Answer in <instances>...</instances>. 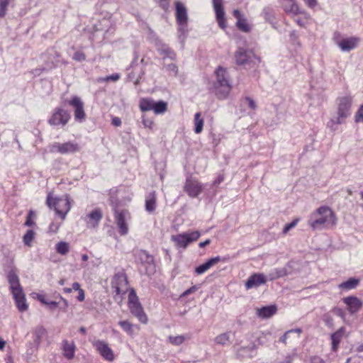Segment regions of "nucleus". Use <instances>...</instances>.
I'll use <instances>...</instances> for the list:
<instances>
[{
  "mask_svg": "<svg viewBox=\"0 0 363 363\" xmlns=\"http://www.w3.org/2000/svg\"><path fill=\"white\" fill-rule=\"evenodd\" d=\"M59 228V225L55 223H50L49 226V230L52 233H56Z\"/></svg>",
  "mask_w": 363,
  "mask_h": 363,
  "instance_id": "e2e57ef3",
  "label": "nucleus"
},
{
  "mask_svg": "<svg viewBox=\"0 0 363 363\" xmlns=\"http://www.w3.org/2000/svg\"><path fill=\"white\" fill-rule=\"evenodd\" d=\"M164 53L169 58L174 59L175 57V53L169 48H166L163 50Z\"/></svg>",
  "mask_w": 363,
  "mask_h": 363,
  "instance_id": "864d4df0",
  "label": "nucleus"
},
{
  "mask_svg": "<svg viewBox=\"0 0 363 363\" xmlns=\"http://www.w3.org/2000/svg\"><path fill=\"white\" fill-rule=\"evenodd\" d=\"M136 255L143 264H152L154 262V257L150 255L148 252L144 250H139L136 252Z\"/></svg>",
  "mask_w": 363,
  "mask_h": 363,
  "instance_id": "2f4dec72",
  "label": "nucleus"
},
{
  "mask_svg": "<svg viewBox=\"0 0 363 363\" xmlns=\"http://www.w3.org/2000/svg\"><path fill=\"white\" fill-rule=\"evenodd\" d=\"M337 218L332 209L328 206H320L311 213L308 219V225L313 230L333 228Z\"/></svg>",
  "mask_w": 363,
  "mask_h": 363,
  "instance_id": "f03ea898",
  "label": "nucleus"
},
{
  "mask_svg": "<svg viewBox=\"0 0 363 363\" xmlns=\"http://www.w3.org/2000/svg\"><path fill=\"white\" fill-rule=\"evenodd\" d=\"M267 282V277L263 274L255 273L249 277L245 282V288L247 290L257 288Z\"/></svg>",
  "mask_w": 363,
  "mask_h": 363,
  "instance_id": "6ab92c4d",
  "label": "nucleus"
},
{
  "mask_svg": "<svg viewBox=\"0 0 363 363\" xmlns=\"http://www.w3.org/2000/svg\"><path fill=\"white\" fill-rule=\"evenodd\" d=\"M233 13V16L237 19V21L243 18L242 13L238 9L234 10Z\"/></svg>",
  "mask_w": 363,
  "mask_h": 363,
  "instance_id": "69168bd1",
  "label": "nucleus"
},
{
  "mask_svg": "<svg viewBox=\"0 0 363 363\" xmlns=\"http://www.w3.org/2000/svg\"><path fill=\"white\" fill-rule=\"evenodd\" d=\"M289 274L286 267L275 268L272 269L267 275L269 280L273 281L279 278L284 277Z\"/></svg>",
  "mask_w": 363,
  "mask_h": 363,
  "instance_id": "c756f323",
  "label": "nucleus"
},
{
  "mask_svg": "<svg viewBox=\"0 0 363 363\" xmlns=\"http://www.w3.org/2000/svg\"><path fill=\"white\" fill-rule=\"evenodd\" d=\"M215 74L216 80L213 82L211 90L218 99H225L232 89L227 70L222 67H218Z\"/></svg>",
  "mask_w": 363,
  "mask_h": 363,
  "instance_id": "7ed1b4c3",
  "label": "nucleus"
},
{
  "mask_svg": "<svg viewBox=\"0 0 363 363\" xmlns=\"http://www.w3.org/2000/svg\"><path fill=\"white\" fill-rule=\"evenodd\" d=\"M78 151H79L78 144L70 141L64 143H54L50 145V152H57L65 155L74 153Z\"/></svg>",
  "mask_w": 363,
  "mask_h": 363,
  "instance_id": "ddd939ff",
  "label": "nucleus"
},
{
  "mask_svg": "<svg viewBox=\"0 0 363 363\" xmlns=\"http://www.w3.org/2000/svg\"><path fill=\"white\" fill-rule=\"evenodd\" d=\"M268 335H269V334L262 333L260 336H259L257 337L258 344L264 345L267 342Z\"/></svg>",
  "mask_w": 363,
  "mask_h": 363,
  "instance_id": "603ef678",
  "label": "nucleus"
},
{
  "mask_svg": "<svg viewBox=\"0 0 363 363\" xmlns=\"http://www.w3.org/2000/svg\"><path fill=\"white\" fill-rule=\"evenodd\" d=\"M220 260V257L219 256L212 257L208 259L205 263L199 265L195 269V273L197 274H201L205 273L211 267L217 264Z\"/></svg>",
  "mask_w": 363,
  "mask_h": 363,
  "instance_id": "bb28decb",
  "label": "nucleus"
},
{
  "mask_svg": "<svg viewBox=\"0 0 363 363\" xmlns=\"http://www.w3.org/2000/svg\"><path fill=\"white\" fill-rule=\"evenodd\" d=\"M203 185L196 179L188 177L184 186V191L191 198H196L203 191Z\"/></svg>",
  "mask_w": 363,
  "mask_h": 363,
  "instance_id": "9b49d317",
  "label": "nucleus"
},
{
  "mask_svg": "<svg viewBox=\"0 0 363 363\" xmlns=\"http://www.w3.org/2000/svg\"><path fill=\"white\" fill-rule=\"evenodd\" d=\"M111 203L115 213V219L118 228V232L120 235H125L128 233V227L125 221V216L128 214V211L126 210H123L119 212L117 210V206L114 204L113 199H111Z\"/></svg>",
  "mask_w": 363,
  "mask_h": 363,
  "instance_id": "4468645a",
  "label": "nucleus"
},
{
  "mask_svg": "<svg viewBox=\"0 0 363 363\" xmlns=\"http://www.w3.org/2000/svg\"><path fill=\"white\" fill-rule=\"evenodd\" d=\"M45 333L46 330L43 326H38L33 330V344L35 350H38V346L41 343L42 339L45 336Z\"/></svg>",
  "mask_w": 363,
  "mask_h": 363,
  "instance_id": "cd10ccee",
  "label": "nucleus"
},
{
  "mask_svg": "<svg viewBox=\"0 0 363 363\" xmlns=\"http://www.w3.org/2000/svg\"><path fill=\"white\" fill-rule=\"evenodd\" d=\"M33 214V212L32 211H30L27 217H26V220L24 223L25 225L26 226H33L34 224H35V222L32 220V216Z\"/></svg>",
  "mask_w": 363,
  "mask_h": 363,
  "instance_id": "8fccbe9b",
  "label": "nucleus"
},
{
  "mask_svg": "<svg viewBox=\"0 0 363 363\" xmlns=\"http://www.w3.org/2000/svg\"><path fill=\"white\" fill-rule=\"evenodd\" d=\"M295 21L301 27H306V23H307V20L306 19H302V18H296Z\"/></svg>",
  "mask_w": 363,
  "mask_h": 363,
  "instance_id": "13d9d810",
  "label": "nucleus"
},
{
  "mask_svg": "<svg viewBox=\"0 0 363 363\" xmlns=\"http://www.w3.org/2000/svg\"><path fill=\"white\" fill-rule=\"evenodd\" d=\"M120 78V75L118 74H111V75H109L106 77V80L108 81V80H112L113 82H116L117 81L118 79Z\"/></svg>",
  "mask_w": 363,
  "mask_h": 363,
  "instance_id": "0e129e2a",
  "label": "nucleus"
},
{
  "mask_svg": "<svg viewBox=\"0 0 363 363\" xmlns=\"http://www.w3.org/2000/svg\"><path fill=\"white\" fill-rule=\"evenodd\" d=\"M103 217V213L99 208H96L89 213L86 216V225L88 228H94L98 226Z\"/></svg>",
  "mask_w": 363,
  "mask_h": 363,
  "instance_id": "4be33fe9",
  "label": "nucleus"
},
{
  "mask_svg": "<svg viewBox=\"0 0 363 363\" xmlns=\"http://www.w3.org/2000/svg\"><path fill=\"white\" fill-rule=\"evenodd\" d=\"M63 345L64 356L67 359H73L74 356L75 345L74 342L69 343L67 340H65Z\"/></svg>",
  "mask_w": 363,
  "mask_h": 363,
  "instance_id": "473e14b6",
  "label": "nucleus"
},
{
  "mask_svg": "<svg viewBox=\"0 0 363 363\" xmlns=\"http://www.w3.org/2000/svg\"><path fill=\"white\" fill-rule=\"evenodd\" d=\"M354 121L356 123H363V104L356 112L354 115Z\"/></svg>",
  "mask_w": 363,
  "mask_h": 363,
  "instance_id": "c03bdc74",
  "label": "nucleus"
},
{
  "mask_svg": "<svg viewBox=\"0 0 363 363\" xmlns=\"http://www.w3.org/2000/svg\"><path fill=\"white\" fill-rule=\"evenodd\" d=\"M338 101L337 116L330 120L328 124V126L333 127V125L345 123V119L351 114L352 97L351 96H345L339 98Z\"/></svg>",
  "mask_w": 363,
  "mask_h": 363,
  "instance_id": "20e7f679",
  "label": "nucleus"
},
{
  "mask_svg": "<svg viewBox=\"0 0 363 363\" xmlns=\"http://www.w3.org/2000/svg\"><path fill=\"white\" fill-rule=\"evenodd\" d=\"M236 26L240 30L245 33H248L251 30L250 26L247 23V20L245 18L237 21Z\"/></svg>",
  "mask_w": 363,
  "mask_h": 363,
  "instance_id": "4c0bfd02",
  "label": "nucleus"
},
{
  "mask_svg": "<svg viewBox=\"0 0 363 363\" xmlns=\"http://www.w3.org/2000/svg\"><path fill=\"white\" fill-rule=\"evenodd\" d=\"M156 194L155 191L150 192L145 199V210L152 213L156 208Z\"/></svg>",
  "mask_w": 363,
  "mask_h": 363,
  "instance_id": "c85d7f7f",
  "label": "nucleus"
},
{
  "mask_svg": "<svg viewBox=\"0 0 363 363\" xmlns=\"http://www.w3.org/2000/svg\"><path fill=\"white\" fill-rule=\"evenodd\" d=\"M91 344L104 359L108 362H113L114 360L115 355L113 351L106 342L101 340H95L92 341Z\"/></svg>",
  "mask_w": 363,
  "mask_h": 363,
  "instance_id": "f8f14e48",
  "label": "nucleus"
},
{
  "mask_svg": "<svg viewBox=\"0 0 363 363\" xmlns=\"http://www.w3.org/2000/svg\"><path fill=\"white\" fill-rule=\"evenodd\" d=\"M139 107L141 111H153L155 114L164 113L167 109V104L164 101H155L151 98L140 99Z\"/></svg>",
  "mask_w": 363,
  "mask_h": 363,
  "instance_id": "6e6552de",
  "label": "nucleus"
},
{
  "mask_svg": "<svg viewBox=\"0 0 363 363\" xmlns=\"http://www.w3.org/2000/svg\"><path fill=\"white\" fill-rule=\"evenodd\" d=\"M360 280L359 279L352 277L350 278L348 280L342 282L339 284L338 287L340 289L343 290H351L356 289L357 286L359 284Z\"/></svg>",
  "mask_w": 363,
  "mask_h": 363,
  "instance_id": "7c9ffc66",
  "label": "nucleus"
},
{
  "mask_svg": "<svg viewBox=\"0 0 363 363\" xmlns=\"http://www.w3.org/2000/svg\"><path fill=\"white\" fill-rule=\"evenodd\" d=\"M46 305L50 308V309L54 310L58 306L59 303L56 302V301H48V303Z\"/></svg>",
  "mask_w": 363,
  "mask_h": 363,
  "instance_id": "052dcab7",
  "label": "nucleus"
},
{
  "mask_svg": "<svg viewBox=\"0 0 363 363\" xmlns=\"http://www.w3.org/2000/svg\"><path fill=\"white\" fill-rule=\"evenodd\" d=\"M294 357H295V354H288L285 357V358L283 361L279 362L278 363H291Z\"/></svg>",
  "mask_w": 363,
  "mask_h": 363,
  "instance_id": "4d7b16f0",
  "label": "nucleus"
},
{
  "mask_svg": "<svg viewBox=\"0 0 363 363\" xmlns=\"http://www.w3.org/2000/svg\"><path fill=\"white\" fill-rule=\"evenodd\" d=\"M305 2L310 8H313L317 5L316 0H305Z\"/></svg>",
  "mask_w": 363,
  "mask_h": 363,
  "instance_id": "774afa93",
  "label": "nucleus"
},
{
  "mask_svg": "<svg viewBox=\"0 0 363 363\" xmlns=\"http://www.w3.org/2000/svg\"><path fill=\"white\" fill-rule=\"evenodd\" d=\"M277 311L275 305H270L257 308L256 315L262 319H267L274 315Z\"/></svg>",
  "mask_w": 363,
  "mask_h": 363,
  "instance_id": "b1692460",
  "label": "nucleus"
},
{
  "mask_svg": "<svg viewBox=\"0 0 363 363\" xmlns=\"http://www.w3.org/2000/svg\"><path fill=\"white\" fill-rule=\"evenodd\" d=\"M190 335L188 334L182 335H177V336H172L170 335L168 337L169 342L176 346L181 345L185 340H189Z\"/></svg>",
  "mask_w": 363,
  "mask_h": 363,
  "instance_id": "72a5a7b5",
  "label": "nucleus"
},
{
  "mask_svg": "<svg viewBox=\"0 0 363 363\" xmlns=\"http://www.w3.org/2000/svg\"><path fill=\"white\" fill-rule=\"evenodd\" d=\"M167 69L171 75L177 76L178 74V67L175 64H169L167 66Z\"/></svg>",
  "mask_w": 363,
  "mask_h": 363,
  "instance_id": "49530a36",
  "label": "nucleus"
},
{
  "mask_svg": "<svg viewBox=\"0 0 363 363\" xmlns=\"http://www.w3.org/2000/svg\"><path fill=\"white\" fill-rule=\"evenodd\" d=\"M78 292L79 295L77 296V300L79 301H83L85 298L84 291L83 289H80L79 291H78Z\"/></svg>",
  "mask_w": 363,
  "mask_h": 363,
  "instance_id": "338daca9",
  "label": "nucleus"
},
{
  "mask_svg": "<svg viewBox=\"0 0 363 363\" xmlns=\"http://www.w3.org/2000/svg\"><path fill=\"white\" fill-rule=\"evenodd\" d=\"M10 0H1V17L4 15L6 9L9 4Z\"/></svg>",
  "mask_w": 363,
  "mask_h": 363,
  "instance_id": "6e6d98bb",
  "label": "nucleus"
},
{
  "mask_svg": "<svg viewBox=\"0 0 363 363\" xmlns=\"http://www.w3.org/2000/svg\"><path fill=\"white\" fill-rule=\"evenodd\" d=\"M128 277L123 272L114 274L111 280V287L116 295L125 294L127 292Z\"/></svg>",
  "mask_w": 363,
  "mask_h": 363,
  "instance_id": "1a4fd4ad",
  "label": "nucleus"
},
{
  "mask_svg": "<svg viewBox=\"0 0 363 363\" xmlns=\"http://www.w3.org/2000/svg\"><path fill=\"white\" fill-rule=\"evenodd\" d=\"M257 347L255 343H251L247 346H242L237 350V355L239 357H252L255 354Z\"/></svg>",
  "mask_w": 363,
  "mask_h": 363,
  "instance_id": "393cba45",
  "label": "nucleus"
},
{
  "mask_svg": "<svg viewBox=\"0 0 363 363\" xmlns=\"http://www.w3.org/2000/svg\"><path fill=\"white\" fill-rule=\"evenodd\" d=\"M55 67V65L53 62H52L51 64L48 65L46 67H45L43 68H38V69H33L32 71V73L35 76L40 75L42 73V72L47 71L48 69H51L52 68H53Z\"/></svg>",
  "mask_w": 363,
  "mask_h": 363,
  "instance_id": "37998d69",
  "label": "nucleus"
},
{
  "mask_svg": "<svg viewBox=\"0 0 363 363\" xmlns=\"http://www.w3.org/2000/svg\"><path fill=\"white\" fill-rule=\"evenodd\" d=\"M213 6L219 27L222 29H225L226 28V20L223 6V0H213Z\"/></svg>",
  "mask_w": 363,
  "mask_h": 363,
  "instance_id": "f3484780",
  "label": "nucleus"
},
{
  "mask_svg": "<svg viewBox=\"0 0 363 363\" xmlns=\"http://www.w3.org/2000/svg\"><path fill=\"white\" fill-rule=\"evenodd\" d=\"M230 332H227L218 335L214 339L215 343L220 345H227L230 340Z\"/></svg>",
  "mask_w": 363,
  "mask_h": 363,
  "instance_id": "c9c22d12",
  "label": "nucleus"
},
{
  "mask_svg": "<svg viewBox=\"0 0 363 363\" xmlns=\"http://www.w3.org/2000/svg\"><path fill=\"white\" fill-rule=\"evenodd\" d=\"M72 60L76 62H83L86 60V55L85 53L82 50H77L76 51L73 56Z\"/></svg>",
  "mask_w": 363,
  "mask_h": 363,
  "instance_id": "79ce46f5",
  "label": "nucleus"
},
{
  "mask_svg": "<svg viewBox=\"0 0 363 363\" xmlns=\"http://www.w3.org/2000/svg\"><path fill=\"white\" fill-rule=\"evenodd\" d=\"M342 301L346 304L347 310L351 314L359 311L363 305V302L359 298L354 296L345 297L342 299Z\"/></svg>",
  "mask_w": 363,
  "mask_h": 363,
  "instance_id": "aec40b11",
  "label": "nucleus"
},
{
  "mask_svg": "<svg viewBox=\"0 0 363 363\" xmlns=\"http://www.w3.org/2000/svg\"><path fill=\"white\" fill-rule=\"evenodd\" d=\"M128 308L130 313L135 316L142 323L147 322V317L145 315L139 298L134 289H130L128 294Z\"/></svg>",
  "mask_w": 363,
  "mask_h": 363,
  "instance_id": "0eeeda50",
  "label": "nucleus"
},
{
  "mask_svg": "<svg viewBox=\"0 0 363 363\" xmlns=\"http://www.w3.org/2000/svg\"><path fill=\"white\" fill-rule=\"evenodd\" d=\"M298 220V219H295L290 223L286 224L283 228V234H286L291 229L294 228L297 225Z\"/></svg>",
  "mask_w": 363,
  "mask_h": 363,
  "instance_id": "a18cd8bd",
  "label": "nucleus"
},
{
  "mask_svg": "<svg viewBox=\"0 0 363 363\" xmlns=\"http://www.w3.org/2000/svg\"><path fill=\"white\" fill-rule=\"evenodd\" d=\"M262 16L266 21L269 22L272 21L274 19L272 9L269 6L264 7L262 10Z\"/></svg>",
  "mask_w": 363,
  "mask_h": 363,
  "instance_id": "a19ab883",
  "label": "nucleus"
},
{
  "mask_svg": "<svg viewBox=\"0 0 363 363\" xmlns=\"http://www.w3.org/2000/svg\"><path fill=\"white\" fill-rule=\"evenodd\" d=\"M34 238L35 232L33 230H28L23 238L24 245L30 247Z\"/></svg>",
  "mask_w": 363,
  "mask_h": 363,
  "instance_id": "58836bf2",
  "label": "nucleus"
},
{
  "mask_svg": "<svg viewBox=\"0 0 363 363\" xmlns=\"http://www.w3.org/2000/svg\"><path fill=\"white\" fill-rule=\"evenodd\" d=\"M344 38H342V34L341 33L338 32V31H335L334 33H333V40L335 42V43L338 46V43L340 42L341 40H343Z\"/></svg>",
  "mask_w": 363,
  "mask_h": 363,
  "instance_id": "3c124183",
  "label": "nucleus"
},
{
  "mask_svg": "<svg viewBox=\"0 0 363 363\" xmlns=\"http://www.w3.org/2000/svg\"><path fill=\"white\" fill-rule=\"evenodd\" d=\"M311 363H325V362L320 357L313 356L311 358Z\"/></svg>",
  "mask_w": 363,
  "mask_h": 363,
  "instance_id": "bf43d9fd",
  "label": "nucleus"
},
{
  "mask_svg": "<svg viewBox=\"0 0 363 363\" xmlns=\"http://www.w3.org/2000/svg\"><path fill=\"white\" fill-rule=\"evenodd\" d=\"M279 1L283 9L286 13L292 15H298L299 13H302V11L300 10L298 4L296 2V0Z\"/></svg>",
  "mask_w": 363,
  "mask_h": 363,
  "instance_id": "5701e85b",
  "label": "nucleus"
},
{
  "mask_svg": "<svg viewBox=\"0 0 363 363\" xmlns=\"http://www.w3.org/2000/svg\"><path fill=\"white\" fill-rule=\"evenodd\" d=\"M142 118V123L145 128H148L150 129L152 128L154 123L152 121V119L146 118L145 116L144 115L143 116Z\"/></svg>",
  "mask_w": 363,
  "mask_h": 363,
  "instance_id": "de8ad7c7",
  "label": "nucleus"
},
{
  "mask_svg": "<svg viewBox=\"0 0 363 363\" xmlns=\"http://www.w3.org/2000/svg\"><path fill=\"white\" fill-rule=\"evenodd\" d=\"M253 55L252 51L240 48L235 54L236 63L239 65H245L251 60Z\"/></svg>",
  "mask_w": 363,
  "mask_h": 363,
  "instance_id": "412c9836",
  "label": "nucleus"
},
{
  "mask_svg": "<svg viewBox=\"0 0 363 363\" xmlns=\"http://www.w3.org/2000/svg\"><path fill=\"white\" fill-rule=\"evenodd\" d=\"M203 119L201 118V114L200 112H197L195 115H194V125H195V128H194V131L196 133H200L202 130H203Z\"/></svg>",
  "mask_w": 363,
  "mask_h": 363,
  "instance_id": "f704fd0d",
  "label": "nucleus"
},
{
  "mask_svg": "<svg viewBox=\"0 0 363 363\" xmlns=\"http://www.w3.org/2000/svg\"><path fill=\"white\" fill-rule=\"evenodd\" d=\"M67 104L74 108L75 121L78 122L84 121L86 118V114L84 104L82 99L77 96H74L70 100L67 101Z\"/></svg>",
  "mask_w": 363,
  "mask_h": 363,
  "instance_id": "dca6fc26",
  "label": "nucleus"
},
{
  "mask_svg": "<svg viewBox=\"0 0 363 363\" xmlns=\"http://www.w3.org/2000/svg\"><path fill=\"white\" fill-rule=\"evenodd\" d=\"M199 287L197 286H193L190 287L189 289H186L183 292V294L181 295V297H186L189 296V294L194 293L198 290Z\"/></svg>",
  "mask_w": 363,
  "mask_h": 363,
  "instance_id": "09e8293b",
  "label": "nucleus"
},
{
  "mask_svg": "<svg viewBox=\"0 0 363 363\" xmlns=\"http://www.w3.org/2000/svg\"><path fill=\"white\" fill-rule=\"evenodd\" d=\"M176 20L179 26V38L184 41L186 37L188 29V15L186 8L181 2H176Z\"/></svg>",
  "mask_w": 363,
  "mask_h": 363,
  "instance_id": "39448f33",
  "label": "nucleus"
},
{
  "mask_svg": "<svg viewBox=\"0 0 363 363\" xmlns=\"http://www.w3.org/2000/svg\"><path fill=\"white\" fill-rule=\"evenodd\" d=\"M292 333V331H287L279 339V341L286 344V339L288 338L289 335Z\"/></svg>",
  "mask_w": 363,
  "mask_h": 363,
  "instance_id": "680f3d73",
  "label": "nucleus"
},
{
  "mask_svg": "<svg viewBox=\"0 0 363 363\" xmlns=\"http://www.w3.org/2000/svg\"><path fill=\"white\" fill-rule=\"evenodd\" d=\"M360 43V38L357 36H352L349 38H345L342 40L338 43V48L342 52H350L359 45Z\"/></svg>",
  "mask_w": 363,
  "mask_h": 363,
  "instance_id": "a211bd4d",
  "label": "nucleus"
},
{
  "mask_svg": "<svg viewBox=\"0 0 363 363\" xmlns=\"http://www.w3.org/2000/svg\"><path fill=\"white\" fill-rule=\"evenodd\" d=\"M118 325L122 329L126 332L128 335H133V325L128 320H121L118 322Z\"/></svg>",
  "mask_w": 363,
  "mask_h": 363,
  "instance_id": "ea45409f",
  "label": "nucleus"
},
{
  "mask_svg": "<svg viewBox=\"0 0 363 363\" xmlns=\"http://www.w3.org/2000/svg\"><path fill=\"white\" fill-rule=\"evenodd\" d=\"M200 235L201 234L199 231H194L190 233L173 235L172 237V240L176 243L177 247L186 248L189 243L197 240Z\"/></svg>",
  "mask_w": 363,
  "mask_h": 363,
  "instance_id": "2eb2a0df",
  "label": "nucleus"
},
{
  "mask_svg": "<svg viewBox=\"0 0 363 363\" xmlns=\"http://www.w3.org/2000/svg\"><path fill=\"white\" fill-rule=\"evenodd\" d=\"M46 203L50 208H54L56 213L59 215L62 220L65 218L67 213L70 210V202L69 198H52L51 194L47 196Z\"/></svg>",
  "mask_w": 363,
  "mask_h": 363,
  "instance_id": "423d86ee",
  "label": "nucleus"
},
{
  "mask_svg": "<svg viewBox=\"0 0 363 363\" xmlns=\"http://www.w3.org/2000/svg\"><path fill=\"white\" fill-rule=\"evenodd\" d=\"M345 333V327H341L336 332L333 333L330 335V339L332 342L331 349L333 352H336L339 347V345L343 337V335Z\"/></svg>",
  "mask_w": 363,
  "mask_h": 363,
  "instance_id": "a878e982",
  "label": "nucleus"
},
{
  "mask_svg": "<svg viewBox=\"0 0 363 363\" xmlns=\"http://www.w3.org/2000/svg\"><path fill=\"white\" fill-rule=\"evenodd\" d=\"M245 100L247 101L248 106L250 108L255 110L257 108L255 101L250 97H246Z\"/></svg>",
  "mask_w": 363,
  "mask_h": 363,
  "instance_id": "5fc2aeb1",
  "label": "nucleus"
},
{
  "mask_svg": "<svg viewBox=\"0 0 363 363\" xmlns=\"http://www.w3.org/2000/svg\"><path fill=\"white\" fill-rule=\"evenodd\" d=\"M70 119L69 113L62 108L57 107L54 109L53 113L48 120V123L53 126H64Z\"/></svg>",
  "mask_w": 363,
  "mask_h": 363,
  "instance_id": "9d476101",
  "label": "nucleus"
},
{
  "mask_svg": "<svg viewBox=\"0 0 363 363\" xmlns=\"http://www.w3.org/2000/svg\"><path fill=\"white\" fill-rule=\"evenodd\" d=\"M8 262L9 264L4 267V270L7 272L6 279L9 284V289L18 310L23 313L27 311L28 308L26 296L20 284L17 269L13 265V258H10Z\"/></svg>",
  "mask_w": 363,
  "mask_h": 363,
  "instance_id": "f257e3e1",
  "label": "nucleus"
},
{
  "mask_svg": "<svg viewBox=\"0 0 363 363\" xmlns=\"http://www.w3.org/2000/svg\"><path fill=\"white\" fill-rule=\"evenodd\" d=\"M69 250V244L66 242L61 241L56 245V251L62 255H66Z\"/></svg>",
  "mask_w": 363,
  "mask_h": 363,
  "instance_id": "e433bc0d",
  "label": "nucleus"
}]
</instances>
